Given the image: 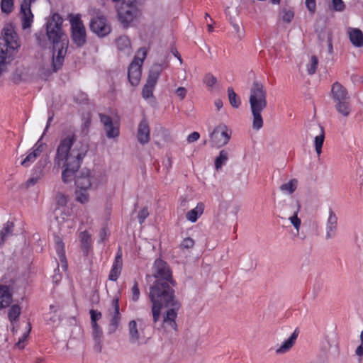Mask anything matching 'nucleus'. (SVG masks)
Listing matches in <instances>:
<instances>
[{
	"instance_id": "f257e3e1",
	"label": "nucleus",
	"mask_w": 363,
	"mask_h": 363,
	"mask_svg": "<svg viewBox=\"0 0 363 363\" xmlns=\"http://www.w3.org/2000/svg\"><path fill=\"white\" fill-rule=\"evenodd\" d=\"M89 150L86 144L77 140L74 130L63 132L54 157V167L62 168V180L67 184L73 180Z\"/></svg>"
},
{
	"instance_id": "f03ea898",
	"label": "nucleus",
	"mask_w": 363,
	"mask_h": 363,
	"mask_svg": "<svg viewBox=\"0 0 363 363\" xmlns=\"http://www.w3.org/2000/svg\"><path fill=\"white\" fill-rule=\"evenodd\" d=\"M63 19L58 13H54L46 23V35L50 43L53 45L52 69L49 74L59 70L64 62L67 52L66 43L64 42L66 35L62 30Z\"/></svg>"
},
{
	"instance_id": "7ed1b4c3",
	"label": "nucleus",
	"mask_w": 363,
	"mask_h": 363,
	"mask_svg": "<svg viewBox=\"0 0 363 363\" xmlns=\"http://www.w3.org/2000/svg\"><path fill=\"white\" fill-rule=\"evenodd\" d=\"M171 284L155 281L150 287L149 298L152 304V315L155 325L160 320L161 310L180 303L175 298Z\"/></svg>"
},
{
	"instance_id": "20e7f679",
	"label": "nucleus",
	"mask_w": 363,
	"mask_h": 363,
	"mask_svg": "<svg viewBox=\"0 0 363 363\" xmlns=\"http://www.w3.org/2000/svg\"><path fill=\"white\" fill-rule=\"evenodd\" d=\"M20 47L18 36L12 24H6L0 37V77L7 70Z\"/></svg>"
},
{
	"instance_id": "39448f33",
	"label": "nucleus",
	"mask_w": 363,
	"mask_h": 363,
	"mask_svg": "<svg viewBox=\"0 0 363 363\" xmlns=\"http://www.w3.org/2000/svg\"><path fill=\"white\" fill-rule=\"evenodd\" d=\"M267 89L262 82L255 81L250 90L249 104L252 115V128L259 130L264 125L262 112L267 106Z\"/></svg>"
},
{
	"instance_id": "423d86ee",
	"label": "nucleus",
	"mask_w": 363,
	"mask_h": 363,
	"mask_svg": "<svg viewBox=\"0 0 363 363\" xmlns=\"http://www.w3.org/2000/svg\"><path fill=\"white\" fill-rule=\"evenodd\" d=\"M71 26V40L78 48L83 47L86 43V31L79 14H69Z\"/></svg>"
},
{
	"instance_id": "0eeeda50",
	"label": "nucleus",
	"mask_w": 363,
	"mask_h": 363,
	"mask_svg": "<svg viewBox=\"0 0 363 363\" xmlns=\"http://www.w3.org/2000/svg\"><path fill=\"white\" fill-rule=\"evenodd\" d=\"M147 51L146 48H140L133 60L129 65L128 77L132 86H137L139 84L141 77V67L147 56Z\"/></svg>"
},
{
	"instance_id": "6e6552de",
	"label": "nucleus",
	"mask_w": 363,
	"mask_h": 363,
	"mask_svg": "<svg viewBox=\"0 0 363 363\" xmlns=\"http://www.w3.org/2000/svg\"><path fill=\"white\" fill-rule=\"evenodd\" d=\"M168 67V63L164 62L163 64H154L148 74L146 84L143 88L142 95L143 97L145 99H149L153 95V90L155 87V85L157 82L158 78L163 69V68H166Z\"/></svg>"
},
{
	"instance_id": "1a4fd4ad",
	"label": "nucleus",
	"mask_w": 363,
	"mask_h": 363,
	"mask_svg": "<svg viewBox=\"0 0 363 363\" xmlns=\"http://www.w3.org/2000/svg\"><path fill=\"white\" fill-rule=\"evenodd\" d=\"M107 317L108 318V333L112 334L116 331L120 325L121 314L120 312L119 298L114 296L111 301L110 306L107 309Z\"/></svg>"
},
{
	"instance_id": "9d476101",
	"label": "nucleus",
	"mask_w": 363,
	"mask_h": 363,
	"mask_svg": "<svg viewBox=\"0 0 363 363\" xmlns=\"http://www.w3.org/2000/svg\"><path fill=\"white\" fill-rule=\"evenodd\" d=\"M152 276L155 281L169 283L172 286L176 285L175 281L172 279V272L167 262L161 259H157L152 267Z\"/></svg>"
},
{
	"instance_id": "9b49d317",
	"label": "nucleus",
	"mask_w": 363,
	"mask_h": 363,
	"mask_svg": "<svg viewBox=\"0 0 363 363\" xmlns=\"http://www.w3.org/2000/svg\"><path fill=\"white\" fill-rule=\"evenodd\" d=\"M181 304L176 306H171L166 307V311L162 314V319L161 322V328L166 333H171L176 331L177 329V324L176 319L177 317L178 311Z\"/></svg>"
},
{
	"instance_id": "f8f14e48",
	"label": "nucleus",
	"mask_w": 363,
	"mask_h": 363,
	"mask_svg": "<svg viewBox=\"0 0 363 363\" xmlns=\"http://www.w3.org/2000/svg\"><path fill=\"white\" fill-rule=\"evenodd\" d=\"M231 130L225 124H219L211 133V143L213 146L220 147L225 145L230 139Z\"/></svg>"
},
{
	"instance_id": "ddd939ff",
	"label": "nucleus",
	"mask_w": 363,
	"mask_h": 363,
	"mask_svg": "<svg viewBox=\"0 0 363 363\" xmlns=\"http://www.w3.org/2000/svg\"><path fill=\"white\" fill-rule=\"evenodd\" d=\"M118 17L124 27H127L131 23L138 13L136 2L130 4L116 5Z\"/></svg>"
},
{
	"instance_id": "4468645a",
	"label": "nucleus",
	"mask_w": 363,
	"mask_h": 363,
	"mask_svg": "<svg viewBox=\"0 0 363 363\" xmlns=\"http://www.w3.org/2000/svg\"><path fill=\"white\" fill-rule=\"evenodd\" d=\"M90 29L99 37L107 35L111 30V26L103 16H97L91 20Z\"/></svg>"
},
{
	"instance_id": "2eb2a0df",
	"label": "nucleus",
	"mask_w": 363,
	"mask_h": 363,
	"mask_svg": "<svg viewBox=\"0 0 363 363\" xmlns=\"http://www.w3.org/2000/svg\"><path fill=\"white\" fill-rule=\"evenodd\" d=\"M308 133L311 136L314 135V145L318 155L322 152V147L325 140V130L322 125L313 123L309 125Z\"/></svg>"
},
{
	"instance_id": "dca6fc26",
	"label": "nucleus",
	"mask_w": 363,
	"mask_h": 363,
	"mask_svg": "<svg viewBox=\"0 0 363 363\" xmlns=\"http://www.w3.org/2000/svg\"><path fill=\"white\" fill-rule=\"evenodd\" d=\"M337 220L338 218L336 213L331 208H330L328 211V217L325 226V238L326 240H330L336 236L338 226Z\"/></svg>"
},
{
	"instance_id": "f3484780",
	"label": "nucleus",
	"mask_w": 363,
	"mask_h": 363,
	"mask_svg": "<svg viewBox=\"0 0 363 363\" xmlns=\"http://www.w3.org/2000/svg\"><path fill=\"white\" fill-rule=\"evenodd\" d=\"M33 1L23 0L21 5V20L23 30L30 28L33 22V15L30 10Z\"/></svg>"
},
{
	"instance_id": "a211bd4d",
	"label": "nucleus",
	"mask_w": 363,
	"mask_h": 363,
	"mask_svg": "<svg viewBox=\"0 0 363 363\" xmlns=\"http://www.w3.org/2000/svg\"><path fill=\"white\" fill-rule=\"evenodd\" d=\"M137 138L141 145L147 144L150 140V128L145 117H143L138 124Z\"/></svg>"
},
{
	"instance_id": "6ab92c4d",
	"label": "nucleus",
	"mask_w": 363,
	"mask_h": 363,
	"mask_svg": "<svg viewBox=\"0 0 363 363\" xmlns=\"http://www.w3.org/2000/svg\"><path fill=\"white\" fill-rule=\"evenodd\" d=\"M331 94L334 103L350 99L347 89L337 82L333 84Z\"/></svg>"
},
{
	"instance_id": "aec40b11",
	"label": "nucleus",
	"mask_w": 363,
	"mask_h": 363,
	"mask_svg": "<svg viewBox=\"0 0 363 363\" xmlns=\"http://www.w3.org/2000/svg\"><path fill=\"white\" fill-rule=\"evenodd\" d=\"M122 267H123L122 251H121V249L119 248L116 253L114 262L112 265V268H111L109 275H108L109 280L113 281H116L121 273Z\"/></svg>"
},
{
	"instance_id": "412c9836",
	"label": "nucleus",
	"mask_w": 363,
	"mask_h": 363,
	"mask_svg": "<svg viewBox=\"0 0 363 363\" xmlns=\"http://www.w3.org/2000/svg\"><path fill=\"white\" fill-rule=\"evenodd\" d=\"M91 184V172L88 169H82L75 177L77 188L90 189Z\"/></svg>"
},
{
	"instance_id": "4be33fe9",
	"label": "nucleus",
	"mask_w": 363,
	"mask_h": 363,
	"mask_svg": "<svg viewBox=\"0 0 363 363\" xmlns=\"http://www.w3.org/2000/svg\"><path fill=\"white\" fill-rule=\"evenodd\" d=\"M298 335V331L296 329L291 335L276 350V353L277 354H282L289 352L294 345Z\"/></svg>"
},
{
	"instance_id": "5701e85b",
	"label": "nucleus",
	"mask_w": 363,
	"mask_h": 363,
	"mask_svg": "<svg viewBox=\"0 0 363 363\" xmlns=\"http://www.w3.org/2000/svg\"><path fill=\"white\" fill-rule=\"evenodd\" d=\"M12 301V294L10 287L0 284V310L9 306Z\"/></svg>"
},
{
	"instance_id": "b1692460",
	"label": "nucleus",
	"mask_w": 363,
	"mask_h": 363,
	"mask_svg": "<svg viewBox=\"0 0 363 363\" xmlns=\"http://www.w3.org/2000/svg\"><path fill=\"white\" fill-rule=\"evenodd\" d=\"M92 337L94 341V349L97 352H100L102 349L103 331L99 325L91 326Z\"/></svg>"
},
{
	"instance_id": "393cba45",
	"label": "nucleus",
	"mask_w": 363,
	"mask_h": 363,
	"mask_svg": "<svg viewBox=\"0 0 363 363\" xmlns=\"http://www.w3.org/2000/svg\"><path fill=\"white\" fill-rule=\"evenodd\" d=\"M81 243V248L84 255H88L89 250L91 249V235L86 231H82L79 235Z\"/></svg>"
},
{
	"instance_id": "a878e982",
	"label": "nucleus",
	"mask_w": 363,
	"mask_h": 363,
	"mask_svg": "<svg viewBox=\"0 0 363 363\" xmlns=\"http://www.w3.org/2000/svg\"><path fill=\"white\" fill-rule=\"evenodd\" d=\"M116 45L118 50L124 52L125 55H129L132 52V47L130 39L125 36L122 35L116 40Z\"/></svg>"
},
{
	"instance_id": "bb28decb",
	"label": "nucleus",
	"mask_w": 363,
	"mask_h": 363,
	"mask_svg": "<svg viewBox=\"0 0 363 363\" xmlns=\"http://www.w3.org/2000/svg\"><path fill=\"white\" fill-rule=\"evenodd\" d=\"M42 146L43 145H35L34 147V149L31 152H30L26 158L21 162V165L23 167H29L32 163H33L37 157L40 155V154L42 152Z\"/></svg>"
},
{
	"instance_id": "cd10ccee",
	"label": "nucleus",
	"mask_w": 363,
	"mask_h": 363,
	"mask_svg": "<svg viewBox=\"0 0 363 363\" xmlns=\"http://www.w3.org/2000/svg\"><path fill=\"white\" fill-rule=\"evenodd\" d=\"M14 228V224L13 222L7 221L2 229L0 230V246H2L4 243L13 235Z\"/></svg>"
},
{
	"instance_id": "c85d7f7f",
	"label": "nucleus",
	"mask_w": 363,
	"mask_h": 363,
	"mask_svg": "<svg viewBox=\"0 0 363 363\" xmlns=\"http://www.w3.org/2000/svg\"><path fill=\"white\" fill-rule=\"evenodd\" d=\"M204 211V204L202 202H199L197 203L196 206L189 211L186 215V218L191 223H195L198 218L203 214Z\"/></svg>"
},
{
	"instance_id": "c756f323",
	"label": "nucleus",
	"mask_w": 363,
	"mask_h": 363,
	"mask_svg": "<svg viewBox=\"0 0 363 363\" xmlns=\"http://www.w3.org/2000/svg\"><path fill=\"white\" fill-rule=\"evenodd\" d=\"M291 206L293 207V215L289 216V220H290L291 223L294 225L297 233H298L301 225V220L298 217V213L300 211L301 206L298 202L292 203Z\"/></svg>"
},
{
	"instance_id": "7c9ffc66",
	"label": "nucleus",
	"mask_w": 363,
	"mask_h": 363,
	"mask_svg": "<svg viewBox=\"0 0 363 363\" xmlns=\"http://www.w3.org/2000/svg\"><path fill=\"white\" fill-rule=\"evenodd\" d=\"M349 36L353 45L358 48L363 46V33L359 29H352L349 32Z\"/></svg>"
},
{
	"instance_id": "2f4dec72",
	"label": "nucleus",
	"mask_w": 363,
	"mask_h": 363,
	"mask_svg": "<svg viewBox=\"0 0 363 363\" xmlns=\"http://www.w3.org/2000/svg\"><path fill=\"white\" fill-rule=\"evenodd\" d=\"M336 111L344 117H347L351 112V106L350 99L335 102Z\"/></svg>"
},
{
	"instance_id": "473e14b6",
	"label": "nucleus",
	"mask_w": 363,
	"mask_h": 363,
	"mask_svg": "<svg viewBox=\"0 0 363 363\" xmlns=\"http://www.w3.org/2000/svg\"><path fill=\"white\" fill-rule=\"evenodd\" d=\"M298 180L292 179L280 186V190L286 194H292L297 189Z\"/></svg>"
},
{
	"instance_id": "72a5a7b5",
	"label": "nucleus",
	"mask_w": 363,
	"mask_h": 363,
	"mask_svg": "<svg viewBox=\"0 0 363 363\" xmlns=\"http://www.w3.org/2000/svg\"><path fill=\"white\" fill-rule=\"evenodd\" d=\"M55 249H56L57 253L59 256L60 261L62 263L63 262L66 263L64 243L62 242V238L59 236H55Z\"/></svg>"
},
{
	"instance_id": "f704fd0d",
	"label": "nucleus",
	"mask_w": 363,
	"mask_h": 363,
	"mask_svg": "<svg viewBox=\"0 0 363 363\" xmlns=\"http://www.w3.org/2000/svg\"><path fill=\"white\" fill-rule=\"evenodd\" d=\"M130 342L135 343L139 340L140 335L137 328V323L135 320L130 321L128 324Z\"/></svg>"
},
{
	"instance_id": "c9c22d12",
	"label": "nucleus",
	"mask_w": 363,
	"mask_h": 363,
	"mask_svg": "<svg viewBox=\"0 0 363 363\" xmlns=\"http://www.w3.org/2000/svg\"><path fill=\"white\" fill-rule=\"evenodd\" d=\"M89 189L77 188L75 191L76 201L81 203H86L89 201V194L88 193Z\"/></svg>"
},
{
	"instance_id": "e433bc0d",
	"label": "nucleus",
	"mask_w": 363,
	"mask_h": 363,
	"mask_svg": "<svg viewBox=\"0 0 363 363\" xmlns=\"http://www.w3.org/2000/svg\"><path fill=\"white\" fill-rule=\"evenodd\" d=\"M228 160V153L226 150H223L220 152L219 156L216 159L215 166L217 169H220Z\"/></svg>"
},
{
	"instance_id": "4c0bfd02",
	"label": "nucleus",
	"mask_w": 363,
	"mask_h": 363,
	"mask_svg": "<svg viewBox=\"0 0 363 363\" xmlns=\"http://www.w3.org/2000/svg\"><path fill=\"white\" fill-rule=\"evenodd\" d=\"M228 94L230 105L234 108H238L240 105V100L237 97V94L232 87H228Z\"/></svg>"
},
{
	"instance_id": "58836bf2",
	"label": "nucleus",
	"mask_w": 363,
	"mask_h": 363,
	"mask_svg": "<svg viewBox=\"0 0 363 363\" xmlns=\"http://www.w3.org/2000/svg\"><path fill=\"white\" fill-rule=\"evenodd\" d=\"M21 314V308L18 305H13L8 313L9 320L12 323L18 320Z\"/></svg>"
},
{
	"instance_id": "ea45409f",
	"label": "nucleus",
	"mask_w": 363,
	"mask_h": 363,
	"mask_svg": "<svg viewBox=\"0 0 363 363\" xmlns=\"http://www.w3.org/2000/svg\"><path fill=\"white\" fill-rule=\"evenodd\" d=\"M30 330H31V325L30 323H28L26 328V331L23 333V335L18 339V341L16 344L17 347H18L20 349H23L25 347L24 342L27 340Z\"/></svg>"
},
{
	"instance_id": "a19ab883",
	"label": "nucleus",
	"mask_w": 363,
	"mask_h": 363,
	"mask_svg": "<svg viewBox=\"0 0 363 363\" xmlns=\"http://www.w3.org/2000/svg\"><path fill=\"white\" fill-rule=\"evenodd\" d=\"M1 9L2 13L9 14L13 9V0H1Z\"/></svg>"
},
{
	"instance_id": "79ce46f5",
	"label": "nucleus",
	"mask_w": 363,
	"mask_h": 363,
	"mask_svg": "<svg viewBox=\"0 0 363 363\" xmlns=\"http://www.w3.org/2000/svg\"><path fill=\"white\" fill-rule=\"evenodd\" d=\"M104 128L106 136L108 138H114L119 135V128L117 126H114L113 123L110 125L105 126Z\"/></svg>"
},
{
	"instance_id": "37998d69",
	"label": "nucleus",
	"mask_w": 363,
	"mask_h": 363,
	"mask_svg": "<svg viewBox=\"0 0 363 363\" xmlns=\"http://www.w3.org/2000/svg\"><path fill=\"white\" fill-rule=\"evenodd\" d=\"M318 60L316 56L313 55L311 57L309 63L307 65V72L310 75L313 74L317 69Z\"/></svg>"
},
{
	"instance_id": "c03bdc74",
	"label": "nucleus",
	"mask_w": 363,
	"mask_h": 363,
	"mask_svg": "<svg viewBox=\"0 0 363 363\" xmlns=\"http://www.w3.org/2000/svg\"><path fill=\"white\" fill-rule=\"evenodd\" d=\"M194 240L191 238L188 237L182 241L181 244L179 245V248L182 250H190L194 247Z\"/></svg>"
},
{
	"instance_id": "a18cd8bd",
	"label": "nucleus",
	"mask_w": 363,
	"mask_h": 363,
	"mask_svg": "<svg viewBox=\"0 0 363 363\" xmlns=\"http://www.w3.org/2000/svg\"><path fill=\"white\" fill-rule=\"evenodd\" d=\"M89 313H90V316H91V326L98 325L96 321L99 320V319H101V318L102 316L101 313L96 310L91 309L89 311Z\"/></svg>"
},
{
	"instance_id": "49530a36",
	"label": "nucleus",
	"mask_w": 363,
	"mask_h": 363,
	"mask_svg": "<svg viewBox=\"0 0 363 363\" xmlns=\"http://www.w3.org/2000/svg\"><path fill=\"white\" fill-rule=\"evenodd\" d=\"M294 17V13L291 10L284 9L281 13L282 21L285 23H290Z\"/></svg>"
},
{
	"instance_id": "de8ad7c7",
	"label": "nucleus",
	"mask_w": 363,
	"mask_h": 363,
	"mask_svg": "<svg viewBox=\"0 0 363 363\" xmlns=\"http://www.w3.org/2000/svg\"><path fill=\"white\" fill-rule=\"evenodd\" d=\"M132 292V300L135 302L138 301L140 298V289L137 281L134 282V284L131 289Z\"/></svg>"
},
{
	"instance_id": "09e8293b",
	"label": "nucleus",
	"mask_w": 363,
	"mask_h": 363,
	"mask_svg": "<svg viewBox=\"0 0 363 363\" xmlns=\"http://www.w3.org/2000/svg\"><path fill=\"white\" fill-rule=\"evenodd\" d=\"M333 9L336 11H342L345 9V5L342 0H332Z\"/></svg>"
},
{
	"instance_id": "8fccbe9b",
	"label": "nucleus",
	"mask_w": 363,
	"mask_h": 363,
	"mask_svg": "<svg viewBox=\"0 0 363 363\" xmlns=\"http://www.w3.org/2000/svg\"><path fill=\"white\" fill-rule=\"evenodd\" d=\"M204 83L208 87H212L217 82L216 78L211 74H207L203 79Z\"/></svg>"
},
{
	"instance_id": "3c124183",
	"label": "nucleus",
	"mask_w": 363,
	"mask_h": 363,
	"mask_svg": "<svg viewBox=\"0 0 363 363\" xmlns=\"http://www.w3.org/2000/svg\"><path fill=\"white\" fill-rule=\"evenodd\" d=\"M55 200L57 204L60 206H64L67 203V197L62 193L57 194Z\"/></svg>"
},
{
	"instance_id": "603ef678",
	"label": "nucleus",
	"mask_w": 363,
	"mask_h": 363,
	"mask_svg": "<svg viewBox=\"0 0 363 363\" xmlns=\"http://www.w3.org/2000/svg\"><path fill=\"white\" fill-rule=\"evenodd\" d=\"M149 216V211L147 208L145 207L143 208L138 213V218L139 220V223L142 224L144 223L145 220Z\"/></svg>"
},
{
	"instance_id": "864d4df0",
	"label": "nucleus",
	"mask_w": 363,
	"mask_h": 363,
	"mask_svg": "<svg viewBox=\"0 0 363 363\" xmlns=\"http://www.w3.org/2000/svg\"><path fill=\"white\" fill-rule=\"evenodd\" d=\"M99 116L100 121L104 124V127L110 125H111V123H113L112 118L110 116L105 115L104 113H99Z\"/></svg>"
},
{
	"instance_id": "5fc2aeb1",
	"label": "nucleus",
	"mask_w": 363,
	"mask_h": 363,
	"mask_svg": "<svg viewBox=\"0 0 363 363\" xmlns=\"http://www.w3.org/2000/svg\"><path fill=\"white\" fill-rule=\"evenodd\" d=\"M41 177L42 174H40L39 176L34 177L28 179L25 184L26 188L28 189L30 186H34L41 179Z\"/></svg>"
},
{
	"instance_id": "6e6d98bb",
	"label": "nucleus",
	"mask_w": 363,
	"mask_h": 363,
	"mask_svg": "<svg viewBox=\"0 0 363 363\" xmlns=\"http://www.w3.org/2000/svg\"><path fill=\"white\" fill-rule=\"evenodd\" d=\"M306 6L311 13H314L316 9L315 0H306Z\"/></svg>"
},
{
	"instance_id": "4d7b16f0",
	"label": "nucleus",
	"mask_w": 363,
	"mask_h": 363,
	"mask_svg": "<svg viewBox=\"0 0 363 363\" xmlns=\"http://www.w3.org/2000/svg\"><path fill=\"white\" fill-rule=\"evenodd\" d=\"M199 138L200 134L198 132L194 131L188 135L186 140L189 143H191L197 141Z\"/></svg>"
},
{
	"instance_id": "13d9d810",
	"label": "nucleus",
	"mask_w": 363,
	"mask_h": 363,
	"mask_svg": "<svg viewBox=\"0 0 363 363\" xmlns=\"http://www.w3.org/2000/svg\"><path fill=\"white\" fill-rule=\"evenodd\" d=\"M187 91L184 87H179L176 90V94L177 96L180 98V99H184L186 95Z\"/></svg>"
},
{
	"instance_id": "bf43d9fd",
	"label": "nucleus",
	"mask_w": 363,
	"mask_h": 363,
	"mask_svg": "<svg viewBox=\"0 0 363 363\" xmlns=\"http://www.w3.org/2000/svg\"><path fill=\"white\" fill-rule=\"evenodd\" d=\"M109 235V233H108V230L106 228H103L101 229L100 230V233H99V236H100V240L101 242L104 241L106 238Z\"/></svg>"
},
{
	"instance_id": "052dcab7",
	"label": "nucleus",
	"mask_w": 363,
	"mask_h": 363,
	"mask_svg": "<svg viewBox=\"0 0 363 363\" xmlns=\"http://www.w3.org/2000/svg\"><path fill=\"white\" fill-rule=\"evenodd\" d=\"M40 35H41V34L36 33L35 34L36 40L40 46L45 47L47 45V41L43 36V38H41Z\"/></svg>"
},
{
	"instance_id": "680f3d73",
	"label": "nucleus",
	"mask_w": 363,
	"mask_h": 363,
	"mask_svg": "<svg viewBox=\"0 0 363 363\" xmlns=\"http://www.w3.org/2000/svg\"><path fill=\"white\" fill-rule=\"evenodd\" d=\"M116 3V5L121 4H130L136 2V0H113Z\"/></svg>"
},
{
	"instance_id": "e2e57ef3",
	"label": "nucleus",
	"mask_w": 363,
	"mask_h": 363,
	"mask_svg": "<svg viewBox=\"0 0 363 363\" xmlns=\"http://www.w3.org/2000/svg\"><path fill=\"white\" fill-rule=\"evenodd\" d=\"M355 353L357 356L359 357H362L363 356V347L362 345H359L357 347L355 350Z\"/></svg>"
},
{
	"instance_id": "0e129e2a",
	"label": "nucleus",
	"mask_w": 363,
	"mask_h": 363,
	"mask_svg": "<svg viewBox=\"0 0 363 363\" xmlns=\"http://www.w3.org/2000/svg\"><path fill=\"white\" fill-rule=\"evenodd\" d=\"M215 106L218 110H220L223 107V101L220 99L216 100Z\"/></svg>"
},
{
	"instance_id": "69168bd1",
	"label": "nucleus",
	"mask_w": 363,
	"mask_h": 363,
	"mask_svg": "<svg viewBox=\"0 0 363 363\" xmlns=\"http://www.w3.org/2000/svg\"><path fill=\"white\" fill-rule=\"evenodd\" d=\"M328 43L329 52L332 53L333 52V45H332V39H331L330 36H329L328 38Z\"/></svg>"
},
{
	"instance_id": "338daca9",
	"label": "nucleus",
	"mask_w": 363,
	"mask_h": 363,
	"mask_svg": "<svg viewBox=\"0 0 363 363\" xmlns=\"http://www.w3.org/2000/svg\"><path fill=\"white\" fill-rule=\"evenodd\" d=\"M53 119V115H51L48 117L47 125L45 129V132L48 130V128L50 127V123Z\"/></svg>"
},
{
	"instance_id": "774afa93",
	"label": "nucleus",
	"mask_w": 363,
	"mask_h": 363,
	"mask_svg": "<svg viewBox=\"0 0 363 363\" xmlns=\"http://www.w3.org/2000/svg\"><path fill=\"white\" fill-rule=\"evenodd\" d=\"M172 52L174 55V56L178 58L179 62L182 64V59L180 55L179 54V52L176 50L174 51H172Z\"/></svg>"
}]
</instances>
